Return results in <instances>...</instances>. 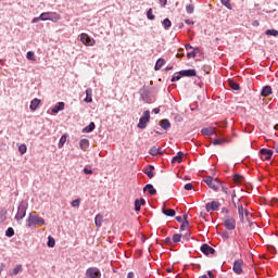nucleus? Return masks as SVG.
<instances>
[{
  "instance_id": "1",
  "label": "nucleus",
  "mask_w": 278,
  "mask_h": 278,
  "mask_svg": "<svg viewBox=\"0 0 278 278\" xmlns=\"http://www.w3.org/2000/svg\"><path fill=\"white\" fill-rule=\"evenodd\" d=\"M45 225V218L40 217L36 212H31L26 219V227H42Z\"/></svg>"
},
{
  "instance_id": "2",
  "label": "nucleus",
  "mask_w": 278,
  "mask_h": 278,
  "mask_svg": "<svg viewBox=\"0 0 278 278\" xmlns=\"http://www.w3.org/2000/svg\"><path fill=\"white\" fill-rule=\"evenodd\" d=\"M204 182L208 186V188L214 190V192H218V190H220V188L224 192H227V189H225V187H223V182H220V180L218 178H212V176H206L204 178Z\"/></svg>"
},
{
  "instance_id": "3",
  "label": "nucleus",
  "mask_w": 278,
  "mask_h": 278,
  "mask_svg": "<svg viewBox=\"0 0 278 278\" xmlns=\"http://www.w3.org/2000/svg\"><path fill=\"white\" fill-rule=\"evenodd\" d=\"M41 21H51L52 23H58L62 16L58 12H43L40 14Z\"/></svg>"
},
{
  "instance_id": "4",
  "label": "nucleus",
  "mask_w": 278,
  "mask_h": 278,
  "mask_svg": "<svg viewBox=\"0 0 278 278\" xmlns=\"http://www.w3.org/2000/svg\"><path fill=\"white\" fill-rule=\"evenodd\" d=\"M27 205L28 204L25 201L20 202L17 213L15 215V220H23V218H25L27 215Z\"/></svg>"
},
{
  "instance_id": "5",
  "label": "nucleus",
  "mask_w": 278,
  "mask_h": 278,
  "mask_svg": "<svg viewBox=\"0 0 278 278\" xmlns=\"http://www.w3.org/2000/svg\"><path fill=\"white\" fill-rule=\"evenodd\" d=\"M149 121H151V112L144 111L143 115L139 119L137 127L139 129H147V124L149 123Z\"/></svg>"
},
{
  "instance_id": "6",
  "label": "nucleus",
  "mask_w": 278,
  "mask_h": 278,
  "mask_svg": "<svg viewBox=\"0 0 278 278\" xmlns=\"http://www.w3.org/2000/svg\"><path fill=\"white\" fill-rule=\"evenodd\" d=\"M244 261L242 258H238L233 262L232 270L235 275H243L244 273Z\"/></svg>"
},
{
  "instance_id": "7",
  "label": "nucleus",
  "mask_w": 278,
  "mask_h": 278,
  "mask_svg": "<svg viewBox=\"0 0 278 278\" xmlns=\"http://www.w3.org/2000/svg\"><path fill=\"white\" fill-rule=\"evenodd\" d=\"M80 42H83L85 47H94L97 41L94 38H91L89 34L83 33L80 34Z\"/></svg>"
},
{
  "instance_id": "8",
  "label": "nucleus",
  "mask_w": 278,
  "mask_h": 278,
  "mask_svg": "<svg viewBox=\"0 0 278 278\" xmlns=\"http://www.w3.org/2000/svg\"><path fill=\"white\" fill-rule=\"evenodd\" d=\"M224 227L228 229V231H233V229H236V219L229 215L225 216Z\"/></svg>"
},
{
  "instance_id": "9",
  "label": "nucleus",
  "mask_w": 278,
  "mask_h": 278,
  "mask_svg": "<svg viewBox=\"0 0 278 278\" xmlns=\"http://www.w3.org/2000/svg\"><path fill=\"white\" fill-rule=\"evenodd\" d=\"M273 150H268L266 148H263L260 150V157L263 162H268L273 159Z\"/></svg>"
},
{
  "instance_id": "10",
  "label": "nucleus",
  "mask_w": 278,
  "mask_h": 278,
  "mask_svg": "<svg viewBox=\"0 0 278 278\" xmlns=\"http://www.w3.org/2000/svg\"><path fill=\"white\" fill-rule=\"evenodd\" d=\"M87 278H101V270L97 267H89L86 270Z\"/></svg>"
},
{
  "instance_id": "11",
  "label": "nucleus",
  "mask_w": 278,
  "mask_h": 278,
  "mask_svg": "<svg viewBox=\"0 0 278 278\" xmlns=\"http://www.w3.org/2000/svg\"><path fill=\"white\" fill-rule=\"evenodd\" d=\"M206 212H218L220 210V202L212 201L206 203Z\"/></svg>"
},
{
  "instance_id": "12",
  "label": "nucleus",
  "mask_w": 278,
  "mask_h": 278,
  "mask_svg": "<svg viewBox=\"0 0 278 278\" xmlns=\"http://www.w3.org/2000/svg\"><path fill=\"white\" fill-rule=\"evenodd\" d=\"M200 251H202L204 255H214V253H216V250H214V248L210 247L207 243L202 244Z\"/></svg>"
},
{
  "instance_id": "13",
  "label": "nucleus",
  "mask_w": 278,
  "mask_h": 278,
  "mask_svg": "<svg viewBox=\"0 0 278 278\" xmlns=\"http://www.w3.org/2000/svg\"><path fill=\"white\" fill-rule=\"evenodd\" d=\"M180 75L182 77H197V71L195 70H182V71H180Z\"/></svg>"
},
{
  "instance_id": "14",
  "label": "nucleus",
  "mask_w": 278,
  "mask_h": 278,
  "mask_svg": "<svg viewBox=\"0 0 278 278\" xmlns=\"http://www.w3.org/2000/svg\"><path fill=\"white\" fill-rule=\"evenodd\" d=\"M40 103H41V101L38 98H35L34 100H31L30 105H29L30 111L36 112L38 110Z\"/></svg>"
},
{
  "instance_id": "15",
  "label": "nucleus",
  "mask_w": 278,
  "mask_h": 278,
  "mask_svg": "<svg viewBox=\"0 0 278 278\" xmlns=\"http://www.w3.org/2000/svg\"><path fill=\"white\" fill-rule=\"evenodd\" d=\"M202 136H214L216 135V128L207 127L201 130Z\"/></svg>"
},
{
  "instance_id": "16",
  "label": "nucleus",
  "mask_w": 278,
  "mask_h": 278,
  "mask_svg": "<svg viewBox=\"0 0 278 278\" xmlns=\"http://www.w3.org/2000/svg\"><path fill=\"white\" fill-rule=\"evenodd\" d=\"M153 170H155V167H153V165H149L143 169V173L149 177V179H153L154 177Z\"/></svg>"
},
{
  "instance_id": "17",
  "label": "nucleus",
  "mask_w": 278,
  "mask_h": 278,
  "mask_svg": "<svg viewBox=\"0 0 278 278\" xmlns=\"http://www.w3.org/2000/svg\"><path fill=\"white\" fill-rule=\"evenodd\" d=\"M64 102H58L53 108H52V114H58V112H62L64 110Z\"/></svg>"
},
{
  "instance_id": "18",
  "label": "nucleus",
  "mask_w": 278,
  "mask_h": 278,
  "mask_svg": "<svg viewBox=\"0 0 278 278\" xmlns=\"http://www.w3.org/2000/svg\"><path fill=\"white\" fill-rule=\"evenodd\" d=\"M261 94L263 97H270V94H273V87L270 86L263 87Z\"/></svg>"
},
{
  "instance_id": "19",
  "label": "nucleus",
  "mask_w": 278,
  "mask_h": 278,
  "mask_svg": "<svg viewBox=\"0 0 278 278\" xmlns=\"http://www.w3.org/2000/svg\"><path fill=\"white\" fill-rule=\"evenodd\" d=\"M88 147H90V141H88V139H81L79 141V148L81 151H88Z\"/></svg>"
},
{
  "instance_id": "20",
  "label": "nucleus",
  "mask_w": 278,
  "mask_h": 278,
  "mask_svg": "<svg viewBox=\"0 0 278 278\" xmlns=\"http://www.w3.org/2000/svg\"><path fill=\"white\" fill-rule=\"evenodd\" d=\"M149 153H150V155L155 156V155H162L163 152L160 147H153L150 149Z\"/></svg>"
},
{
  "instance_id": "21",
  "label": "nucleus",
  "mask_w": 278,
  "mask_h": 278,
  "mask_svg": "<svg viewBox=\"0 0 278 278\" xmlns=\"http://www.w3.org/2000/svg\"><path fill=\"white\" fill-rule=\"evenodd\" d=\"M97 126L94 125V122H91L87 127H85L84 129H83V132L84 134H90V132H92V131H94V128H96Z\"/></svg>"
},
{
  "instance_id": "22",
  "label": "nucleus",
  "mask_w": 278,
  "mask_h": 278,
  "mask_svg": "<svg viewBox=\"0 0 278 278\" xmlns=\"http://www.w3.org/2000/svg\"><path fill=\"white\" fill-rule=\"evenodd\" d=\"M181 160H184V152H178L176 156L173 157L172 163L181 164Z\"/></svg>"
},
{
  "instance_id": "23",
  "label": "nucleus",
  "mask_w": 278,
  "mask_h": 278,
  "mask_svg": "<svg viewBox=\"0 0 278 278\" xmlns=\"http://www.w3.org/2000/svg\"><path fill=\"white\" fill-rule=\"evenodd\" d=\"M86 103H92V89L88 88L86 90V98H85Z\"/></svg>"
},
{
  "instance_id": "24",
  "label": "nucleus",
  "mask_w": 278,
  "mask_h": 278,
  "mask_svg": "<svg viewBox=\"0 0 278 278\" xmlns=\"http://www.w3.org/2000/svg\"><path fill=\"white\" fill-rule=\"evenodd\" d=\"M244 206H242V204L238 205V213H239V218L241 220V223H244Z\"/></svg>"
},
{
  "instance_id": "25",
  "label": "nucleus",
  "mask_w": 278,
  "mask_h": 278,
  "mask_svg": "<svg viewBox=\"0 0 278 278\" xmlns=\"http://www.w3.org/2000/svg\"><path fill=\"white\" fill-rule=\"evenodd\" d=\"M144 203H146V201H144V199H137L136 201H135V211L136 212H140V206L141 205H144Z\"/></svg>"
},
{
  "instance_id": "26",
  "label": "nucleus",
  "mask_w": 278,
  "mask_h": 278,
  "mask_svg": "<svg viewBox=\"0 0 278 278\" xmlns=\"http://www.w3.org/2000/svg\"><path fill=\"white\" fill-rule=\"evenodd\" d=\"M96 227H101L103 225V215L98 214L94 218Z\"/></svg>"
},
{
  "instance_id": "27",
  "label": "nucleus",
  "mask_w": 278,
  "mask_h": 278,
  "mask_svg": "<svg viewBox=\"0 0 278 278\" xmlns=\"http://www.w3.org/2000/svg\"><path fill=\"white\" fill-rule=\"evenodd\" d=\"M144 190L149 192V194H157V191L155 190V188H153V185H147L144 187Z\"/></svg>"
},
{
  "instance_id": "28",
  "label": "nucleus",
  "mask_w": 278,
  "mask_h": 278,
  "mask_svg": "<svg viewBox=\"0 0 278 278\" xmlns=\"http://www.w3.org/2000/svg\"><path fill=\"white\" fill-rule=\"evenodd\" d=\"M164 64H166V61H164V59H159L155 63V71H160V68H162V66H164Z\"/></svg>"
},
{
  "instance_id": "29",
  "label": "nucleus",
  "mask_w": 278,
  "mask_h": 278,
  "mask_svg": "<svg viewBox=\"0 0 278 278\" xmlns=\"http://www.w3.org/2000/svg\"><path fill=\"white\" fill-rule=\"evenodd\" d=\"M233 181H235L237 185H240V184H242V182L244 181V177L241 176L240 174H236V175L233 176Z\"/></svg>"
},
{
  "instance_id": "30",
  "label": "nucleus",
  "mask_w": 278,
  "mask_h": 278,
  "mask_svg": "<svg viewBox=\"0 0 278 278\" xmlns=\"http://www.w3.org/2000/svg\"><path fill=\"white\" fill-rule=\"evenodd\" d=\"M161 127L163 129H170V122L168 119L161 121Z\"/></svg>"
},
{
  "instance_id": "31",
  "label": "nucleus",
  "mask_w": 278,
  "mask_h": 278,
  "mask_svg": "<svg viewBox=\"0 0 278 278\" xmlns=\"http://www.w3.org/2000/svg\"><path fill=\"white\" fill-rule=\"evenodd\" d=\"M199 51H200L199 48H194L193 51L188 52L187 53L188 60H190L191 58H197V53H199Z\"/></svg>"
},
{
  "instance_id": "32",
  "label": "nucleus",
  "mask_w": 278,
  "mask_h": 278,
  "mask_svg": "<svg viewBox=\"0 0 278 278\" xmlns=\"http://www.w3.org/2000/svg\"><path fill=\"white\" fill-rule=\"evenodd\" d=\"M66 139H67V136L66 135H62V137L60 138V141H59V149H62V147H64V144H66Z\"/></svg>"
},
{
  "instance_id": "33",
  "label": "nucleus",
  "mask_w": 278,
  "mask_h": 278,
  "mask_svg": "<svg viewBox=\"0 0 278 278\" xmlns=\"http://www.w3.org/2000/svg\"><path fill=\"white\" fill-rule=\"evenodd\" d=\"M266 36H274L275 38H277L278 36V30L277 29H267L265 31Z\"/></svg>"
},
{
  "instance_id": "34",
  "label": "nucleus",
  "mask_w": 278,
  "mask_h": 278,
  "mask_svg": "<svg viewBox=\"0 0 278 278\" xmlns=\"http://www.w3.org/2000/svg\"><path fill=\"white\" fill-rule=\"evenodd\" d=\"M163 214H165V216H175V210H173V208H163Z\"/></svg>"
},
{
  "instance_id": "35",
  "label": "nucleus",
  "mask_w": 278,
  "mask_h": 278,
  "mask_svg": "<svg viewBox=\"0 0 278 278\" xmlns=\"http://www.w3.org/2000/svg\"><path fill=\"white\" fill-rule=\"evenodd\" d=\"M27 60H30V62H36V54L34 51H28L26 54Z\"/></svg>"
},
{
  "instance_id": "36",
  "label": "nucleus",
  "mask_w": 278,
  "mask_h": 278,
  "mask_svg": "<svg viewBox=\"0 0 278 278\" xmlns=\"http://www.w3.org/2000/svg\"><path fill=\"white\" fill-rule=\"evenodd\" d=\"M173 25V23L170 22V20L169 18H165L164 21H163V27H164V29H170V26Z\"/></svg>"
},
{
  "instance_id": "37",
  "label": "nucleus",
  "mask_w": 278,
  "mask_h": 278,
  "mask_svg": "<svg viewBox=\"0 0 278 278\" xmlns=\"http://www.w3.org/2000/svg\"><path fill=\"white\" fill-rule=\"evenodd\" d=\"M229 86L232 88V90H240V85L233 80L229 81Z\"/></svg>"
},
{
  "instance_id": "38",
  "label": "nucleus",
  "mask_w": 278,
  "mask_h": 278,
  "mask_svg": "<svg viewBox=\"0 0 278 278\" xmlns=\"http://www.w3.org/2000/svg\"><path fill=\"white\" fill-rule=\"evenodd\" d=\"M18 151H20L21 155H25V153H27V146L25 143L21 144L18 147Z\"/></svg>"
},
{
  "instance_id": "39",
  "label": "nucleus",
  "mask_w": 278,
  "mask_h": 278,
  "mask_svg": "<svg viewBox=\"0 0 278 278\" xmlns=\"http://www.w3.org/2000/svg\"><path fill=\"white\" fill-rule=\"evenodd\" d=\"M147 16H148L149 21H155V15H153V9H149L147 11Z\"/></svg>"
},
{
  "instance_id": "40",
  "label": "nucleus",
  "mask_w": 278,
  "mask_h": 278,
  "mask_svg": "<svg viewBox=\"0 0 278 278\" xmlns=\"http://www.w3.org/2000/svg\"><path fill=\"white\" fill-rule=\"evenodd\" d=\"M225 142H227V140L219 138V139H214L213 140V144L216 147L218 144H225Z\"/></svg>"
},
{
  "instance_id": "41",
  "label": "nucleus",
  "mask_w": 278,
  "mask_h": 278,
  "mask_svg": "<svg viewBox=\"0 0 278 278\" xmlns=\"http://www.w3.org/2000/svg\"><path fill=\"white\" fill-rule=\"evenodd\" d=\"M187 14H193L194 13V4H188L186 7Z\"/></svg>"
},
{
  "instance_id": "42",
  "label": "nucleus",
  "mask_w": 278,
  "mask_h": 278,
  "mask_svg": "<svg viewBox=\"0 0 278 278\" xmlns=\"http://www.w3.org/2000/svg\"><path fill=\"white\" fill-rule=\"evenodd\" d=\"M181 72L175 73L174 76L172 77V81H179V79H181Z\"/></svg>"
},
{
  "instance_id": "43",
  "label": "nucleus",
  "mask_w": 278,
  "mask_h": 278,
  "mask_svg": "<svg viewBox=\"0 0 278 278\" xmlns=\"http://www.w3.org/2000/svg\"><path fill=\"white\" fill-rule=\"evenodd\" d=\"M220 2L227 10H231V0H220Z\"/></svg>"
},
{
  "instance_id": "44",
  "label": "nucleus",
  "mask_w": 278,
  "mask_h": 278,
  "mask_svg": "<svg viewBox=\"0 0 278 278\" xmlns=\"http://www.w3.org/2000/svg\"><path fill=\"white\" fill-rule=\"evenodd\" d=\"M48 247H50V249H53V247H55V239H53V237H49L48 238Z\"/></svg>"
},
{
  "instance_id": "45",
  "label": "nucleus",
  "mask_w": 278,
  "mask_h": 278,
  "mask_svg": "<svg viewBox=\"0 0 278 278\" xmlns=\"http://www.w3.org/2000/svg\"><path fill=\"white\" fill-rule=\"evenodd\" d=\"M23 270V266L17 265L11 273V275H17L18 273H21Z\"/></svg>"
},
{
  "instance_id": "46",
  "label": "nucleus",
  "mask_w": 278,
  "mask_h": 278,
  "mask_svg": "<svg viewBox=\"0 0 278 278\" xmlns=\"http://www.w3.org/2000/svg\"><path fill=\"white\" fill-rule=\"evenodd\" d=\"M5 236L8 238H12V236H14V228H12V227L8 228L5 231Z\"/></svg>"
},
{
  "instance_id": "47",
  "label": "nucleus",
  "mask_w": 278,
  "mask_h": 278,
  "mask_svg": "<svg viewBox=\"0 0 278 278\" xmlns=\"http://www.w3.org/2000/svg\"><path fill=\"white\" fill-rule=\"evenodd\" d=\"M173 242H175V243L181 242V235H179V233L174 235Z\"/></svg>"
},
{
  "instance_id": "48",
  "label": "nucleus",
  "mask_w": 278,
  "mask_h": 278,
  "mask_svg": "<svg viewBox=\"0 0 278 278\" xmlns=\"http://www.w3.org/2000/svg\"><path fill=\"white\" fill-rule=\"evenodd\" d=\"M81 203L80 199H76L72 201V207H79V204Z\"/></svg>"
},
{
  "instance_id": "49",
  "label": "nucleus",
  "mask_w": 278,
  "mask_h": 278,
  "mask_svg": "<svg viewBox=\"0 0 278 278\" xmlns=\"http://www.w3.org/2000/svg\"><path fill=\"white\" fill-rule=\"evenodd\" d=\"M200 278H214V274L212 271H207V275H203Z\"/></svg>"
},
{
  "instance_id": "50",
  "label": "nucleus",
  "mask_w": 278,
  "mask_h": 278,
  "mask_svg": "<svg viewBox=\"0 0 278 278\" xmlns=\"http://www.w3.org/2000/svg\"><path fill=\"white\" fill-rule=\"evenodd\" d=\"M222 238H224L225 240H229V232L224 231V232L222 233Z\"/></svg>"
},
{
  "instance_id": "51",
  "label": "nucleus",
  "mask_w": 278,
  "mask_h": 278,
  "mask_svg": "<svg viewBox=\"0 0 278 278\" xmlns=\"http://www.w3.org/2000/svg\"><path fill=\"white\" fill-rule=\"evenodd\" d=\"M192 188L194 187L190 182L185 185V190H192Z\"/></svg>"
},
{
  "instance_id": "52",
  "label": "nucleus",
  "mask_w": 278,
  "mask_h": 278,
  "mask_svg": "<svg viewBox=\"0 0 278 278\" xmlns=\"http://www.w3.org/2000/svg\"><path fill=\"white\" fill-rule=\"evenodd\" d=\"M161 8H166L167 0H159Z\"/></svg>"
},
{
  "instance_id": "53",
  "label": "nucleus",
  "mask_w": 278,
  "mask_h": 278,
  "mask_svg": "<svg viewBox=\"0 0 278 278\" xmlns=\"http://www.w3.org/2000/svg\"><path fill=\"white\" fill-rule=\"evenodd\" d=\"M85 175H92V169H88L87 167L84 168Z\"/></svg>"
},
{
  "instance_id": "54",
  "label": "nucleus",
  "mask_w": 278,
  "mask_h": 278,
  "mask_svg": "<svg viewBox=\"0 0 278 278\" xmlns=\"http://www.w3.org/2000/svg\"><path fill=\"white\" fill-rule=\"evenodd\" d=\"M39 21H42V18H40V15H39V17H34L31 20V23H39Z\"/></svg>"
},
{
  "instance_id": "55",
  "label": "nucleus",
  "mask_w": 278,
  "mask_h": 278,
  "mask_svg": "<svg viewBox=\"0 0 278 278\" xmlns=\"http://www.w3.org/2000/svg\"><path fill=\"white\" fill-rule=\"evenodd\" d=\"M127 278H136V274H134V271H130L127 274Z\"/></svg>"
},
{
  "instance_id": "56",
  "label": "nucleus",
  "mask_w": 278,
  "mask_h": 278,
  "mask_svg": "<svg viewBox=\"0 0 278 278\" xmlns=\"http://www.w3.org/2000/svg\"><path fill=\"white\" fill-rule=\"evenodd\" d=\"M185 23H186L187 25H194V22H192L191 20H185Z\"/></svg>"
},
{
  "instance_id": "57",
  "label": "nucleus",
  "mask_w": 278,
  "mask_h": 278,
  "mask_svg": "<svg viewBox=\"0 0 278 278\" xmlns=\"http://www.w3.org/2000/svg\"><path fill=\"white\" fill-rule=\"evenodd\" d=\"M185 49H186L187 51H190V49H192V46H191L190 43H187V45L185 46Z\"/></svg>"
},
{
  "instance_id": "58",
  "label": "nucleus",
  "mask_w": 278,
  "mask_h": 278,
  "mask_svg": "<svg viewBox=\"0 0 278 278\" xmlns=\"http://www.w3.org/2000/svg\"><path fill=\"white\" fill-rule=\"evenodd\" d=\"M273 149H275L276 153H278V143H275Z\"/></svg>"
},
{
  "instance_id": "59",
  "label": "nucleus",
  "mask_w": 278,
  "mask_h": 278,
  "mask_svg": "<svg viewBox=\"0 0 278 278\" xmlns=\"http://www.w3.org/2000/svg\"><path fill=\"white\" fill-rule=\"evenodd\" d=\"M222 212H225L226 214H229V208L224 207V208L222 210Z\"/></svg>"
},
{
  "instance_id": "60",
  "label": "nucleus",
  "mask_w": 278,
  "mask_h": 278,
  "mask_svg": "<svg viewBox=\"0 0 278 278\" xmlns=\"http://www.w3.org/2000/svg\"><path fill=\"white\" fill-rule=\"evenodd\" d=\"M154 114H157L160 112V108L153 109Z\"/></svg>"
},
{
  "instance_id": "61",
  "label": "nucleus",
  "mask_w": 278,
  "mask_h": 278,
  "mask_svg": "<svg viewBox=\"0 0 278 278\" xmlns=\"http://www.w3.org/2000/svg\"><path fill=\"white\" fill-rule=\"evenodd\" d=\"M244 215H245L247 217H249V211H248V210L244 211L243 216H244Z\"/></svg>"
},
{
  "instance_id": "62",
  "label": "nucleus",
  "mask_w": 278,
  "mask_h": 278,
  "mask_svg": "<svg viewBox=\"0 0 278 278\" xmlns=\"http://www.w3.org/2000/svg\"><path fill=\"white\" fill-rule=\"evenodd\" d=\"M176 58H184V53H178V54H176Z\"/></svg>"
},
{
  "instance_id": "63",
  "label": "nucleus",
  "mask_w": 278,
  "mask_h": 278,
  "mask_svg": "<svg viewBox=\"0 0 278 278\" xmlns=\"http://www.w3.org/2000/svg\"><path fill=\"white\" fill-rule=\"evenodd\" d=\"M166 270H167V273H172L173 269L169 267Z\"/></svg>"
},
{
  "instance_id": "64",
  "label": "nucleus",
  "mask_w": 278,
  "mask_h": 278,
  "mask_svg": "<svg viewBox=\"0 0 278 278\" xmlns=\"http://www.w3.org/2000/svg\"><path fill=\"white\" fill-rule=\"evenodd\" d=\"M176 220H181V217H176Z\"/></svg>"
}]
</instances>
